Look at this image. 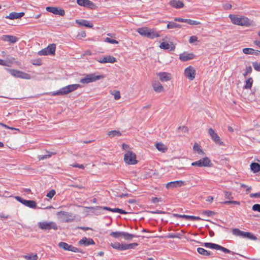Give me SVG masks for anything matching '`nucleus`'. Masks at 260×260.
<instances>
[{"label": "nucleus", "mask_w": 260, "mask_h": 260, "mask_svg": "<svg viewBox=\"0 0 260 260\" xmlns=\"http://www.w3.org/2000/svg\"><path fill=\"white\" fill-rule=\"evenodd\" d=\"M233 24L245 27L255 26V23L244 16L230 14L229 16Z\"/></svg>", "instance_id": "1"}, {"label": "nucleus", "mask_w": 260, "mask_h": 260, "mask_svg": "<svg viewBox=\"0 0 260 260\" xmlns=\"http://www.w3.org/2000/svg\"><path fill=\"white\" fill-rule=\"evenodd\" d=\"M80 87L81 85L79 84H70L60 88L56 91L50 92L49 94L52 96L65 95Z\"/></svg>", "instance_id": "2"}, {"label": "nucleus", "mask_w": 260, "mask_h": 260, "mask_svg": "<svg viewBox=\"0 0 260 260\" xmlns=\"http://www.w3.org/2000/svg\"><path fill=\"white\" fill-rule=\"evenodd\" d=\"M137 31L141 36L150 39H154L160 36L159 32L156 31L155 29H150L147 27L138 28Z\"/></svg>", "instance_id": "3"}, {"label": "nucleus", "mask_w": 260, "mask_h": 260, "mask_svg": "<svg viewBox=\"0 0 260 260\" xmlns=\"http://www.w3.org/2000/svg\"><path fill=\"white\" fill-rule=\"evenodd\" d=\"M105 76L103 75H96L95 74H89L86 75L84 78L81 79L80 82L84 84H88L102 79Z\"/></svg>", "instance_id": "4"}, {"label": "nucleus", "mask_w": 260, "mask_h": 260, "mask_svg": "<svg viewBox=\"0 0 260 260\" xmlns=\"http://www.w3.org/2000/svg\"><path fill=\"white\" fill-rule=\"evenodd\" d=\"M232 232V234L236 236H239L244 238H248L253 240H256L257 239L256 237L251 233L242 231L237 228L233 229Z\"/></svg>", "instance_id": "5"}, {"label": "nucleus", "mask_w": 260, "mask_h": 260, "mask_svg": "<svg viewBox=\"0 0 260 260\" xmlns=\"http://www.w3.org/2000/svg\"><path fill=\"white\" fill-rule=\"evenodd\" d=\"M191 165L198 167H211L213 166V164L209 157H204L197 161L192 162Z\"/></svg>", "instance_id": "6"}, {"label": "nucleus", "mask_w": 260, "mask_h": 260, "mask_svg": "<svg viewBox=\"0 0 260 260\" xmlns=\"http://www.w3.org/2000/svg\"><path fill=\"white\" fill-rule=\"evenodd\" d=\"M56 50V45L54 43L49 44L47 47L38 52L39 55H54Z\"/></svg>", "instance_id": "7"}, {"label": "nucleus", "mask_w": 260, "mask_h": 260, "mask_svg": "<svg viewBox=\"0 0 260 260\" xmlns=\"http://www.w3.org/2000/svg\"><path fill=\"white\" fill-rule=\"evenodd\" d=\"M124 160L128 165H135L138 161L136 159V155L131 151H127L124 155Z\"/></svg>", "instance_id": "8"}, {"label": "nucleus", "mask_w": 260, "mask_h": 260, "mask_svg": "<svg viewBox=\"0 0 260 260\" xmlns=\"http://www.w3.org/2000/svg\"><path fill=\"white\" fill-rule=\"evenodd\" d=\"M40 229L43 230H50L51 229L56 230L57 229V225L54 222H47L42 221L39 222L38 224Z\"/></svg>", "instance_id": "9"}, {"label": "nucleus", "mask_w": 260, "mask_h": 260, "mask_svg": "<svg viewBox=\"0 0 260 260\" xmlns=\"http://www.w3.org/2000/svg\"><path fill=\"white\" fill-rule=\"evenodd\" d=\"M10 74L14 77L16 78H19L23 79H30V76L25 72H22L21 71L14 70V69H8Z\"/></svg>", "instance_id": "10"}, {"label": "nucleus", "mask_w": 260, "mask_h": 260, "mask_svg": "<svg viewBox=\"0 0 260 260\" xmlns=\"http://www.w3.org/2000/svg\"><path fill=\"white\" fill-rule=\"evenodd\" d=\"M184 74L186 78L192 81L196 77V71L193 67L190 66L185 69Z\"/></svg>", "instance_id": "11"}, {"label": "nucleus", "mask_w": 260, "mask_h": 260, "mask_svg": "<svg viewBox=\"0 0 260 260\" xmlns=\"http://www.w3.org/2000/svg\"><path fill=\"white\" fill-rule=\"evenodd\" d=\"M15 198L17 201H18V202H19L20 203H21L25 206L34 209L37 208V203L34 201L26 200L18 196L15 197Z\"/></svg>", "instance_id": "12"}, {"label": "nucleus", "mask_w": 260, "mask_h": 260, "mask_svg": "<svg viewBox=\"0 0 260 260\" xmlns=\"http://www.w3.org/2000/svg\"><path fill=\"white\" fill-rule=\"evenodd\" d=\"M208 133L212 140L219 145H223V142L221 141L220 137L212 128H209Z\"/></svg>", "instance_id": "13"}, {"label": "nucleus", "mask_w": 260, "mask_h": 260, "mask_svg": "<svg viewBox=\"0 0 260 260\" xmlns=\"http://www.w3.org/2000/svg\"><path fill=\"white\" fill-rule=\"evenodd\" d=\"M58 246L65 250L71 251L74 252H80V250H79V248L75 247L71 245H69L65 242H61L59 243Z\"/></svg>", "instance_id": "14"}, {"label": "nucleus", "mask_w": 260, "mask_h": 260, "mask_svg": "<svg viewBox=\"0 0 260 260\" xmlns=\"http://www.w3.org/2000/svg\"><path fill=\"white\" fill-rule=\"evenodd\" d=\"M47 11L55 15H59L63 16L65 15L64 10L62 9H59L54 7H47L46 8Z\"/></svg>", "instance_id": "15"}, {"label": "nucleus", "mask_w": 260, "mask_h": 260, "mask_svg": "<svg viewBox=\"0 0 260 260\" xmlns=\"http://www.w3.org/2000/svg\"><path fill=\"white\" fill-rule=\"evenodd\" d=\"M185 182L184 181L177 180L168 182L166 185V187L167 189L173 188L178 187H182L185 185Z\"/></svg>", "instance_id": "16"}, {"label": "nucleus", "mask_w": 260, "mask_h": 260, "mask_svg": "<svg viewBox=\"0 0 260 260\" xmlns=\"http://www.w3.org/2000/svg\"><path fill=\"white\" fill-rule=\"evenodd\" d=\"M96 60L101 63H114L116 61V59L115 57L111 56V55H106L103 56L98 59Z\"/></svg>", "instance_id": "17"}, {"label": "nucleus", "mask_w": 260, "mask_h": 260, "mask_svg": "<svg viewBox=\"0 0 260 260\" xmlns=\"http://www.w3.org/2000/svg\"><path fill=\"white\" fill-rule=\"evenodd\" d=\"M159 77V79L161 82H168L171 80V74L168 72H162L156 74Z\"/></svg>", "instance_id": "18"}, {"label": "nucleus", "mask_w": 260, "mask_h": 260, "mask_svg": "<svg viewBox=\"0 0 260 260\" xmlns=\"http://www.w3.org/2000/svg\"><path fill=\"white\" fill-rule=\"evenodd\" d=\"M2 40L4 42H9L10 43H15L18 41V38L14 36L5 35H3L1 38Z\"/></svg>", "instance_id": "19"}, {"label": "nucleus", "mask_w": 260, "mask_h": 260, "mask_svg": "<svg viewBox=\"0 0 260 260\" xmlns=\"http://www.w3.org/2000/svg\"><path fill=\"white\" fill-rule=\"evenodd\" d=\"M152 86L153 90L157 93L164 92L165 90L164 87L161 84L157 81H155L152 82Z\"/></svg>", "instance_id": "20"}, {"label": "nucleus", "mask_w": 260, "mask_h": 260, "mask_svg": "<svg viewBox=\"0 0 260 260\" xmlns=\"http://www.w3.org/2000/svg\"><path fill=\"white\" fill-rule=\"evenodd\" d=\"M194 55L192 53L183 52L179 55V59L183 61H186L187 60L194 58Z\"/></svg>", "instance_id": "21"}, {"label": "nucleus", "mask_w": 260, "mask_h": 260, "mask_svg": "<svg viewBox=\"0 0 260 260\" xmlns=\"http://www.w3.org/2000/svg\"><path fill=\"white\" fill-rule=\"evenodd\" d=\"M24 15V12L20 13H16V12H11L8 16H6L5 18L6 19H9L11 20H14L15 19L20 18Z\"/></svg>", "instance_id": "22"}, {"label": "nucleus", "mask_w": 260, "mask_h": 260, "mask_svg": "<svg viewBox=\"0 0 260 260\" xmlns=\"http://www.w3.org/2000/svg\"><path fill=\"white\" fill-rule=\"evenodd\" d=\"M169 5L173 8L176 9L182 8L184 7V3L180 1L171 0L169 2Z\"/></svg>", "instance_id": "23"}, {"label": "nucleus", "mask_w": 260, "mask_h": 260, "mask_svg": "<svg viewBox=\"0 0 260 260\" xmlns=\"http://www.w3.org/2000/svg\"><path fill=\"white\" fill-rule=\"evenodd\" d=\"M76 23L78 24L80 26H84L86 27L89 28H92L93 27V24L92 23H90V21L87 20H76L75 21Z\"/></svg>", "instance_id": "24"}, {"label": "nucleus", "mask_w": 260, "mask_h": 260, "mask_svg": "<svg viewBox=\"0 0 260 260\" xmlns=\"http://www.w3.org/2000/svg\"><path fill=\"white\" fill-rule=\"evenodd\" d=\"M79 244L80 245H83L85 246H87L90 245H94L95 243L93 239L90 238L88 239L86 237H84L79 241Z\"/></svg>", "instance_id": "25"}, {"label": "nucleus", "mask_w": 260, "mask_h": 260, "mask_svg": "<svg viewBox=\"0 0 260 260\" xmlns=\"http://www.w3.org/2000/svg\"><path fill=\"white\" fill-rule=\"evenodd\" d=\"M159 47L163 49H170L171 50H173L175 49V46L172 42L170 43L162 42L160 44Z\"/></svg>", "instance_id": "26"}, {"label": "nucleus", "mask_w": 260, "mask_h": 260, "mask_svg": "<svg viewBox=\"0 0 260 260\" xmlns=\"http://www.w3.org/2000/svg\"><path fill=\"white\" fill-rule=\"evenodd\" d=\"M77 4L81 6L90 7L93 4L89 0H77Z\"/></svg>", "instance_id": "27"}, {"label": "nucleus", "mask_w": 260, "mask_h": 260, "mask_svg": "<svg viewBox=\"0 0 260 260\" xmlns=\"http://www.w3.org/2000/svg\"><path fill=\"white\" fill-rule=\"evenodd\" d=\"M155 145L157 149L161 152L164 153L168 150L167 147L162 143H157Z\"/></svg>", "instance_id": "28"}, {"label": "nucleus", "mask_w": 260, "mask_h": 260, "mask_svg": "<svg viewBox=\"0 0 260 260\" xmlns=\"http://www.w3.org/2000/svg\"><path fill=\"white\" fill-rule=\"evenodd\" d=\"M57 215L60 218H61L63 221L65 222H68L69 220L66 219V218L68 217L70 215L69 213L65 211H60L57 213Z\"/></svg>", "instance_id": "29"}, {"label": "nucleus", "mask_w": 260, "mask_h": 260, "mask_svg": "<svg viewBox=\"0 0 260 260\" xmlns=\"http://www.w3.org/2000/svg\"><path fill=\"white\" fill-rule=\"evenodd\" d=\"M242 51L245 54H258L259 52V51H256V52H254L255 50L253 49L250 48H243Z\"/></svg>", "instance_id": "30"}, {"label": "nucleus", "mask_w": 260, "mask_h": 260, "mask_svg": "<svg viewBox=\"0 0 260 260\" xmlns=\"http://www.w3.org/2000/svg\"><path fill=\"white\" fill-rule=\"evenodd\" d=\"M250 169L254 173L258 172L260 171V165L256 162H252L250 165Z\"/></svg>", "instance_id": "31"}, {"label": "nucleus", "mask_w": 260, "mask_h": 260, "mask_svg": "<svg viewBox=\"0 0 260 260\" xmlns=\"http://www.w3.org/2000/svg\"><path fill=\"white\" fill-rule=\"evenodd\" d=\"M181 27V25L180 24H177L175 22L172 21H169L168 24L167 25V28L168 29H172Z\"/></svg>", "instance_id": "32"}, {"label": "nucleus", "mask_w": 260, "mask_h": 260, "mask_svg": "<svg viewBox=\"0 0 260 260\" xmlns=\"http://www.w3.org/2000/svg\"><path fill=\"white\" fill-rule=\"evenodd\" d=\"M253 79L252 78H248L245 82V84L244 85V88L246 89H250L253 84Z\"/></svg>", "instance_id": "33"}, {"label": "nucleus", "mask_w": 260, "mask_h": 260, "mask_svg": "<svg viewBox=\"0 0 260 260\" xmlns=\"http://www.w3.org/2000/svg\"><path fill=\"white\" fill-rule=\"evenodd\" d=\"M193 150L194 151L197 152L198 154L200 155H204L205 152L203 151L202 149L200 148V145L197 144L195 143L193 146Z\"/></svg>", "instance_id": "34"}, {"label": "nucleus", "mask_w": 260, "mask_h": 260, "mask_svg": "<svg viewBox=\"0 0 260 260\" xmlns=\"http://www.w3.org/2000/svg\"><path fill=\"white\" fill-rule=\"evenodd\" d=\"M138 246V244L137 243L127 244H123L122 250L129 249H134Z\"/></svg>", "instance_id": "35"}, {"label": "nucleus", "mask_w": 260, "mask_h": 260, "mask_svg": "<svg viewBox=\"0 0 260 260\" xmlns=\"http://www.w3.org/2000/svg\"><path fill=\"white\" fill-rule=\"evenodd\" d=\"M107 135L110 137H114L115 136H120L121 135V133L119 131L113 130L109 131Z\"/></svg>", "instance_id": "36"}, {"label": "nucleus", "mask_w": 260, "mask_h": 260, "mask_svg": "<svg viewBox=\"0 0 260 260\" xmlns=\"http://www.w3.org/2000/svg\"><path fill=\"white\" fill-rule=\"evenodd\" d=\"M203 245L207 248L217 250L218 245L212 243H204Z\"/></svg>", "instance_id": "37"}, {"label": "nucleus", "mask_w": 260, "mask_h": 260, "mask_svg": "<svg viewBox=\"0 0 260 260\" xmlns=\"http://www.w3.org/2000/svg\"><path fill=\"white\" fill-rule=\"evenodd\" d=\"M122 237L125 239V240H130L133 239L135 237H138L139 236H135L134 235L129 234L127 232H123V235Z\"/></svg>", "instance_id": "38"}, {"label": "nucleus", "mask_w": 260, "mask_h": 260, "mask_svg": "<svg viewBox=\"0 0 260 260\" xmlns=\"http://www.w3.org/2000/svg\"><path fill=\"white\" fill-rule=\"evenodd\" d=\"M122 245L123 244H121L119 243L115 242L111 243V246L115 249H117L119 250H122Z\"/></svg>", "instance_id": "39"}, {"label": "nucleus", "mask_w": 260, "mask_h": 260, "mask_svg": "<svg viewBox=\"0 0 260 260\" xmlns=\"http://www.w3.org/2000/svg\"><path fill=\"white\" fill-rule=\"evenodd\" d=\"M197 251L202 255H210V252L203 248H198Z\"/></svg>", "instance_id": "40"}, {"label": "nucleus", "mask_w": 260, "mask_h": 260, "mask_svg": "<svg viewBox=\"0 0 260 260\" xmlns=\"http://www.w3.org/2000/svg\"><path fill=\"white\" fill-rule=\"evenodd\" d=\"M185 23L190 25H197L200 24L201 23L200 21L189 19H186Z\"/></svg>", "instance_id": "41"}, {"label": "nucleus", "mask_w": 260, "mask_h": 260, "mask_svg": "<svg viewBox=\"0 0 260 260\" xmlns=\"http://www.w3.org/2000/svg\"><path fill=\"white\" fill-rule=\"evenodd\" d=\"M123 232H112L110 234V235L115 238H118L120 237H122Z\"/></svg>", "instance_id": "42"}, {"label": "nucleus", "mask_w": 260, "mask_h": 260, "mask_svg": "<svg viewBox=\"0 0 260 260\" xmlns=\"http://www.w3.org/2000/svg\"><path fill=\"white\" fill-rule=\"evenodd\" d=\"M217 250H221L223 252H225V253L234 254V252L231 251L230 250H229L228 249L225 248H224V247H222V246H220L219 245H218Z\"/></svg>", "instance_id": "43"}, {"label": "nucleus", "mask_w": 260, "mask_h": 260, "mask_svg": "<svg viewBox=\"0 0 260 260\" xmlns=\"http://www.w3.org/2000/svg\"><path fill=\"white\" fill-rule=\"evenodd\" d=\"M252 69L251 66L246 67L245 72L243 73L244 77H246L249 74L252 72Z\"/></svg>", "instance_id": "44"}, {"label": "nucleus", "mask_w": 260, "mask_h": 260, "mask_svg": "<svg viewBox=\"0 0 260 260\" xmlns=\"http://www.w3.org/2000/svg\"><path fill=\"white\" fill-rule=\"evenodd\" d=\"M24 257L28 260H37L38 256L37 254H34L32 255H25Z\"/></svg>", "instance_id": "45"}, {"label": "nucleus", "mask_w": 260, "mask_h": 260, "mask_svg": "<svg viewBox=\"0 0 260 260\" xmlns=\"http://www.w3.org/2000/svg\"><path fill=\"white\" fill-rule=\"evenodd\" d=\"M105 41L106 42L111 43V44H118V42L114 39H112L109 38H106L105 40Z\"/></svg>", "instance_id": "46"}, {"label": "nucleus", "mask_w": 260, "mask_h": 260, "mask_svg": "<svg viewBox=\"0 0 260 260\" xmlns=\"http://www.w3.org/2000/svg\"><path fill=\"white\" fill-rule=\"evenodd\" d=\"M252 65L254 68V69L258 72L260 71V62L258 63L257 62H253Z\"/></svg>", "instance_id": "47"}, {"label": "nucleus", "mask_w": 260, "mask_h": 260, "mask_svg": "<svg viewBox=\"0 0 260 260\" xmlns=\"http://www.w3.org/2000/svg\"><path fill=\"white\" fill-rule=\"evenodd\" d=\"M112 212H117L122 214H125L127 213V212L124 211L123 210L119 208L113 209Z\"/></svg>", "instance_id": "48"}, {"label": "nucleus", "mask_w": 260, "mask_h": 260, "mask_svg": "<svg viewBox=\"0 0 260 260\" xmlns=\"http://www.w3.org/2000/svg\"><path fill=\"white\" fill-rule=\"evenodd\" d=\"M224 197L226 199H233V197H232V193L231 192H229V191H224Z\"/></svg>", "instance_id": "49"}, {"label": "nucleus", "mask_w": 260, "mask_h": 260, "mask_svg": "<svg viewBox=\"0 0 260 260\" xmlns=\"http://www.w3.org/2000/svg\"><path fill=\"white\" fill-rule=\"evenodd\" d=\"M55 154H56V152H51L50 153V154H49L48 155H42V156H40L39 159L40 160L44 159H46L47 158L50 157L52 155H55Z\"/></svg>", "instance_id": "50"}, {"label": "nucleus", "mask_w": 260, "mask_h": 260, "mask_svg": "<svg viewBox=\"0 0 260 260\" xmlns=\"http://www.w3.org/2000/svg\"><path fill=\"white\" fill-rule=\"evenodd\" d=\"M168 238H180L179 234H169L166 236Z\"/></svg>", "instance_id": "51"}, {"label": "nucleus", "mask_w": 260, "mask_h": 260, "mask_svg": "<svg viewBox=\"0 0 260 260\" xmlns=\"http://www.w3.org/2000/svg\"><path fill=\"white\" fill-rule=\"evenodd\" d=\"M252 209L254 211L260 212V204H256L253 205Z\"/></svg>", "instance_id": "52"}, {"label": "nucleus", "mask_w": 260, "mask_h": 260, "mask_svg": "<svg viewBox=\"0 0 260 260\" xmlns=\"http://www.w3.org/2000/svg\"><path fill=\"white\" fill-rule=\"evenodd\" d=\"M113 95H114V99L116 100H119L121 97L120 91L118 90H116Z\"/></svg>", "instance_id": "53"}, {"label": "nucleus", "mask_w": 260, "mask_h": 260, "mask_svg": "<svg viewBox=\"0 0 260 260\" xmlns=\"http://www.w3.org/2000/svg\"><path fill=\"white\" fill-rule=\"evenodd\" d=\"M223 204H233L235 205H239L240 204V202L236 201H226L223 202Z\"/></svg>", "instance_id": "54"}, {"label": "nucleus", "mask_w": 260, "mask_h": 260, "mask_svg": "<svg viewBox=\"0 0 260 260\" xmlns=\"http://www.w3.org/2000/svg\"><path fill=\"white\" fill-rule=\"evenodd\" d=\"M56 192L55 190L52 189L49 192L47 193L46 196L50 199H51L55 194Z\"/></svg>", "instance_id": "55"}, {"label": "nucleus", "mask_w": 260, "mask_h": 260, "mask_svg": "<svg viewBox=\"0 0 260 260\" xmlns=\"http://www.w3.org/2000/svg\"><path fill=\"white\" fill-rule=\"evenodd\" d=\"M198 37L196 36H192L189 38V42L190 43H193L198 41Z\"/></svg>", "instance_id": "56"}, {"label": "nucleus", "mask_w": 260, "mask_h": 260, "mask_svg": "<svg viewBox=\"0 0 260 260\" xmlns=\"http://www.w3.org/2000/svg\"><path fill=\"white\" fill-rule=\"evenodd\" d=\"M251 198L260 199V192L252 193L249 195Z\"/></svg>", "instance_id": "57"}, {"label": "nucleus", "mask_w": 260, "mask_h": 260, "mask_svg": "<svg viewBox=\"0 0 260 260\" xmlns=\"http://www.w3.org/2000/svg\"><path fill=\"white\" fill-rule=\"evenodd\" d=\"M0 125L6 128H8V129H12V130H17V131H19V129L18 128H14V127H10V126H9L8 125H7L6 124H4L3 123H0Z\"/></svg>", "instance_id": "58"}, {"label": "nucleus", "mask_w": 260, "mask_h": 260, "mask_svg": "<svg viewBox=\"0 0 260 260\" xmlns=\"http://www.w3.org/2000/svg\"><path fill=\"white\" fill-rule=\"evenodd\" d=\"M71 166H72L73 167L78 168L81 169H83L85 168L84 166L82 164L79 165L77 164H75L71 165Z\"/></svg>", "instance_id": "59"}, {"label": "nucleus", "mask_w": 260, "mask_h": 260, "mask_svg": "<svg viewBox=\"0 0 260 260\" xmlns=\"http://www.w3.org/2000/svg\"><path fill=\"white\" fill-rule=\"evenodd\" d=\"M174 20H175V21H177V22H185L186 19H183V18H181L176 17V18H174Z\"/></svg>", "instance_id": "60"}, {"label": "nucleus", "mask_w": 260, "mask_h": 260, "mask_svg": "<svg viewBox=\"0 0 260 260\" xmlns=\"http://www.w3.org/2000/svg\"><path fill=\"white\" fill-rule=\"evenodd\" d=\"M223 7L225 10H230L232 8V5L229 3H226L223 5Z\"/></svg>", "instance_id": "61"}, {"label": "nucleus", "mask_w": 260, "mask_h": 260, "mask_svg": "<svg viewBox=\"0 0 260 260\" xmlns=\"http://www.w3.org/2000/svg\"><path fill=\"white\" fill-rule=\"evenodd\" d=\"M201 218L199 216H190V220H200Z\"/></svg>", "instance_id": "62"}, {"label": "nucleus", "mask_w": 260, "mask_h": 260, "mask_svg": "<svg viewBox=\"0 0 260 260\" xmlns=\"http://www.w3.org/2000/svg\"><path fill=\"white\" fill-rule=\"evenodd\" d=\"M151 201L153 203H157L159 202L160 199L154 197L152 198Z\"/></svg>", "instance_id": "63"}, {"label": "nucleus", "mask_w": 260, "mask_h": 260, "mask_svg": "<svg viewBox=\"0 0 260 260\" xmlns=\"http://www.w3.org/2000/svg\"><path fill=\"white\" fill-rule=\"evenodd\" d=\"M204 213L207 215V216H210L212 215L213 212L211 211H205L204 212Z\"/></svg>", "instance_id": "64"}]
</instances>
